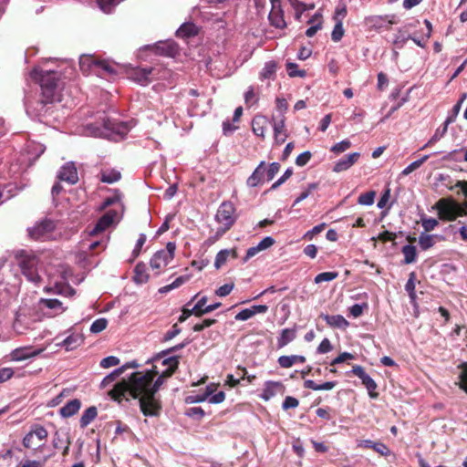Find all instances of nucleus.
<instances>
[{"instance_id":"obj_1","label":"nucleus","mask_w":467,"mask_h":467,"mask_svg":"<svg viewBox=\"0 0 467 467\" xmlns=\"http://www.w3.org/2000/svg\"><path fill=\"white\" fill-rule=\"evenodd\" d=\"M166 373H162L152 383L150 372L142 374L133 372L129 381L117 383L111 389L110 394L116 400L138 399L140 408L144 416H157L161 408V402L155 398V394L164 383Z\"/></svg>"},{"instance_id":"obj_2","label":"nucleus","mask_w":467,"mask_h":467,"mask_svg":"<svg viewBox=\"0 0 467 467\" xmlns=\"http://www.w3.org/2000/svg\"><path fill=\"white\" fill-rule=\"evenodd\" d=\"M60 72L49 69L43 70L35 67L30 77L41 88L39 96L26 94L25 107L26 114L38 121H43L56 101H60L58 92V83L60 81Z\"/></svg>"},{"instance_id":"obj_3","label":"nucleus","mask_w":467,"mask_h":467,"mask_svg":"<svg viewBox=\"0 0 467 467\" xmlns=\"http://www.w3.org/2000/svg\"><path fill=\"white\" fill-rule=\"evenodd\" d=\"M89 128L92 130L94 136L113 140L124 139L131 129L129 122L120 121L107 116H104L100 121L90 124Z\"/></svg>"},{"instance_id":"obj_4","label":"nucleus","mask_w":467,"mask_h":467,"mask_svg":"<svg viewBox=\"0 0 467 467\" xmlns=\"http://www.w3.org/2000/svg\"><path fill=\"white\" fill-rule=\"evenodd\" d=\"M16 260L26 279L37 285L42 281L39 275V258L33 251L20 250L16 254Z\"/></svg>"},{"instance_id":"obj_5","label":"nucleus","mask_w":467,"mask_h":467,"mask_svg":"<svg viewBox=\"0 0 467 467\" xmlns=\"http://www.w3.org/2000/svg\"><path fill=\"white\" fill-rule=\"evenodd\" d=\"M80 70L86 74L115 76L118 71L116 67L108 61L99 60L91 55H82L79 57Z\"/></svg>"},{"instance_id":"obj_6","label":"nucleus","mask_w":467,"mask_h":467,"mask_svg":"<svg viewBox=\"0 0 467 467\" xmlns=\"http://www.w3.org/2000/svg\"><path fill=\"white\" fill-rule=\"evenodd\" d=\"M234 213L235 207L233 202L225 201L220 204L215 214V221L223 224V227L218 229V234H225L234 224L236 221Z\"/></svg>"},{"instance_id":"obj_7","label":"nucleus","mask_w":467,"mask_h":467,"mask_svg":"<svg viewBox=\"0 0 467 467\" xmlns=\"http://www.w3.org/2000/svg\"><path fill=\"white\" fill-rule=\"evenodd\" d=\"M55 230L56 222L52 219L45 218L28 228L27 232L30 238L34 240L47 241L53 238Z\"/></svg>"},{"instance_id":"obj_8","label":"nucleus","mask_w":467,"mask_h":467,"mask_svg":"<svg viewBox=\"0 0 467 467\" xmlns=\"http://www.w3.org/2000/svg\"><path fill=\"white\" fill-rule=\"evenodd\" d=\"M352 373L360 379L362 385L368 390V394L370 399H377L379 397V393L376 391L378 388V384L376 381L365 371V368L360 365H354L352 369L348 372V374Z\"/></svg>"},{"instance_id":"obj_9","label":"nucleus","mask_w":467,"mask_h":467,"mask_svg":"<svg viewBox=\"0 0 467 467\" xmlns=\"http://www.w3.org/2000/svg\"><path fill=\"white\" fill-rule=\"evenodd\" d=\"M197 296L198 294H196L182 309V315L179 317L178 319L180 323H183L184 321H186L192 315L195 317H202V315H204L202 313V310L203 306L207 303L206 296H202L192 308L188 307L192 304V302L196 299Z\"/></svg>"},{"instance_id":"obj_10","label":"nucleus","mask_w":467,"mask_h":467,"mask_svg":"<svg viewBox=\"0 0 467 467\" xmlns=\"http://www.w3.org/2000/svg\"><path fill=\"white\" fill-rule=\"evenodd\" d=\"M57 178L60 182H66L74 185L78 182V171L73 161L65 163L57 172Z\"/></svg>"},{"instance_id":"obj_11","label":"nucleus","mask_w":467,"mask_h":467,"mask_svg":"<svg viewBox=\"0 0 467 467\" xmlns=\"http://www.w3.org/2000/svg\"><path fill=\"white\" fill-rule=\"evenodd\" d=\"M272 9L268 15V19L271 26L275 28L283 29L286 26L284 18V12L281 8L280 0H271Z\"/></svg>"},{"instance_id":"obj_12","label":"nucleus","mask_w":467,"mask_h":467,"mask_svg":"<svg viewBox=\"0 0 467 467\" xmlns=\"http://www.w3.org/2000/svg\"><path fill=\"white\" fill-rule=\"evenodd\" d=\"M117 212L113 210L108 211L105 214H103L93 226V228L89 232L90 236L98 235L99 234L103 233L110 224L113 223L115 217L117 216Z\"/></svg>"},{"instance_id":"obj_13","label":"nucleus","mask_w":467,"mask_h":467,"mask_svg":"<svg viewBox=\"0 0 467 467\" xmlns=\"http://www.w3.org/2000/svg\"><path fill=\"white\" fill-rule=\"evenodd\" d=\"M155 52L158 55L174 57L179 54V46L174 40L159 41L155 44Z\"/></svg>"},{"instance_id":"obj_14","label":"nucleus","mask_w":467,"mask_h":467,"mask_svg":"<svg viewBox=\"0 0 467 467\" xmlns=\"http://www.w3.org/2000/svg\"><path fill=\"white\" fill-rule=\"evenodd\" d=\"M266 182L265 161H262L248 177L246 184L250 188L257 187Z\"/></svg>"},{"instance_id":"obj_15","label":"nucleus","mask_w":467,"mask_h":467,"mask_svg":"<svg viewBox=\"0 0 467 467\" xmlns=\"http://www.w3.org/2000/svg\"><path fill=\"white\" fill-rule=\"evenodd\" d=\"M154 68L151 67L134 68L130 78L141 86H147L152 81V73Z\"/></svg>"},{"instance_id":"obj_16","label":"nucleus","mask_w":467,"mask_h":467,"mask_svg":"<svg viewBox=\"0 0 467 467\" xmlns=\"http://www.w3.org/2000/svg\"><path fill=\"white\" fill-rule=\"evenodd\" d=\"M359 156H360L359 152H353V153L348 154L347 156L341 158L335 163V165L333 167V171L334 172H341V171L348 170L352 165H354V163L357 162Z\"/></svg>"},{"instance_id":"obj_17","label":"nucleus","mask_w":467,"mask_h":467,"mask_svg":"<svg viewBox=\"0 0 467 467\" xmlns=\"http://www.w3.org/2000/svg\"><path fill=\"white\" fill-rule=\"evenodd\" d=\"M172 259H171L169 252L157 251L150 261V265L153 270H161L167 266Z\"/></svg>"},{"instance_id":"obj_18","label":"nucleus","mask_w":467,"mask_h":467,"mask_svg":"<svg viewBox=\"0 0 467 467\" xmlns=\"http://www.w3.org/2000/svg\"><path fill=\"white\" fill-rule=\"evenodd\" d=\"M445 237L441 234H428L420 233L419 235V245L421 250L426 251L435 245L436 243L444 241Z\"/></svg>"},{"instance_id":"obj_19","label":"nucleus","mask_w":467,"mask_h":467,"mask_svg":"<svg viewBox=\"0 0 467 467\" xmlns=\"http://www.w3.org/2000/svg\"><path fill=\"white\" fill-rule=\"evenodd\" d=\"M436 207L441 220L453 221L456 218L454 206L445 203L444 200H440L436 203Z\"/></svg>"},{"instance_id":"obj_20","label":"nucleus","mask_w":467,"mask_h":467,"mask_svg":"<svg viewBox=\"0 0 467 467\" xmlns=\"http://www.w3.org/2000/svg\"><path fill=\"white\" fill-rule=\"evenodd\" d=\"M283 388V384L279 381L267 380L265 383L260 398L265 401L275 397L278 389Z\"/></svg>"},{"instance_id":"obj_21","label":"nucleus","mask_w":467,"mask_h":467,"mask_svg":"<svg viewBox=\"0 0 467 467\" xmlns=\"http://www.w3.org/2000/svg\"><path fill=\"white\" fill-rule=\"evenodd\" d=\"M296 337V325L292 328H284L277 337V348H283Z\"/></svg>"},{"instance_id":"obj_22","label":"nucleus","mask_w":467,"mask_h":467,"mask_svg":"<svg viewBox=\"0 0 467 467\" xmlns=\"http://www.w3.org/2000/svg\"><path fill=\"white\" fill-rule=\"evenodd\" d=\"M84 342V337L81 334L72 333L67 336L59 346L65 348L67 351H71L78 348Z\"/></svg>"},{"instance_id":"obj_23","label":"nucleus","mask_w":467,"mask_h":467,"mask_svg":"<svg viewBox=\"0 0 467 467\" xmlns=\"http://www.w3.org/2000/svg\"><path fill=\"white\" fill-rule=\"evenodd\" d=\"M394 16L391 15V16H367L365 18V22H366V25L370 26V27H375V28H381L383 27L384 26V23L388 22V24H394Z\"/></svg>"},{"instance_id":"obj_24","label":"nucleus","mask_w":467,"mask_h":467,"mask_svg":"<svg viewBox=\"0 0 467 467\" xmlns=\"http://www.w3.org/2000/svg\"><path fill=\"white\" fill-rule=\"evenodd\" d=\"M321 317L326 321V323L337 328H346L349 326L348 321L341 315H327L322 314Z\"/></svg>"},{"instance_id":"obj_25","label":"nucleus","mask_w":467,"mask_h":467,"mask_svg":"<svg viewBox=\"0 0 467 467\" xmlns=\"http://www.w3.org/2000/svg\"><path fill=\"white\" fill-rule=\"evenodd\" d=\"M80 407L81 401L78 399H73L60 408L59 413L63 418H69L75 415Z\"/></svg>"},{"instance_id":"obj_26","label":"nucleus","mask_w":467,"mask_h":467,"mask_svg":"<svg viewBox=\"0 0 467 467\" xmlns=\"http://www.w3.org/2000/svg\"><path fill=\"white\" fill-rule=\"evenodd\" d=\"M40 307H47L55 311V314L63 313L67 307L63 306V303L57 298H41L39 300Z\"/></svg>"},{"instance_id":"obj_27","label":"nucleus","mask_w":467,"mask_h":467,"mask_svg":"<svg viewBox=\"0 0 467 467\" xmlns=\"http://www.w3.org/2000/svg\"><path fill=\"white\" fill-rule=\"evenodd\" d=\"M267 119L265 116H255L252 120L253 132L261 138H265Z\"/></svg>"},{"instance_id":"obj_28","label":"nucleus","mask_w":467,"mask_h":467,"mask_svg":"<svg viewBox=\"0 0 467 467\" xmlns=\"http://www.w3.org/2000/svg\"><path fill=\"white\" fill-rule=\"evenodd\" d=\"M149 280V275L147 274V266L144 263L140 262L135 265L133 281L136 284H145Z\"/></svg>"},{"instance_id":"obj_29","label":"nucleus","mask_w":467,"mask_h":467,"mask_svg":"<svg viewBox=\"0 0 467 467\" xmlns=\"http://www.w3.org/2000/svg\"><path fill=\"white\" fill-rule=\"evenodd\" d=\"M277 362L281 368H288L297 362L305 363L306 358L302 355L281 356Z\"/></svg>"},{"instance_id":"obj_30","label":"nucleus","mask_w":467,"mask_h":467,"mask_svg":"<svg viewBox=\"0 0 467 467\" xmlns=\"http://www.w3.org/2000/svg\"><path fill=\"white\" fill-rule=\"evenodd\" d=\"M197 34L198 28L193 23H184L176 31V36L182 38H188Z\"/></svg>"},{"instance_id":"obj_31","label":"nucleus","mask_w":467,"mask_h":467,"mask_svg":"<svg viewBox=\"0 0 467 467\" xmlns=\"http://www.w3.org/2000/svg\"><path fill=\"white\" fill-rule=\"evenodd\" d=\"M98 410L95 406L88 408L82 414L79 420L80 428L84 429L89 425L97 417Z\"/></svg>"},{"instance_id":"obj_32","label":"nucleus","mask_w":467,"mask_h":467,"mask_svg":"<svg viewBox=\"0 0 467 467\" xmlns=\"http://www.w3.org/2000/svg\"><path fill=\"white\" fill-rule=\"evenodd\" d=\"M362 446L365 448L373 449L382 456H388L390 453L387 445L382 442H376L371 440H364L362 441Z\"/></svg>"},{"instance_id":"obj_33","label":"nucleus","mask_w":467,"mask_h":467,"mask_svg":"<svg viewBox=\"0 0 467 467\" xmlns=\"http://www.w3.org/2000/svg\"><path fill=\"white\" fill-rule=\"evenodd\" d=\"M337 385V381H327L322 384H317L312 379H306L304 382V387L312 390H330Z\"/></svg>"},{"instance_id":"obj_34","label":"nucleus","mask_w":467,"mask_h":467,"mask_svg":"<svg viewBox=\"0 0 467 467\" xmlns=\"http://www.w3.org/2000/svg\"><path fill=\"white\" fill-rule=\"evenodd\" d=\"M401 253L404 255L403 264L410 265L416 262L418 255L416 246L411 244H405L401 248Z\"/></svg>"},{"instance_id":"obj_35","label":"nucleus","mask_w":467,"mask_h":467,"mask_svg":"<svg viewBox=\"0 0 467 467\" xmlns=\"http://www.w3.org/2000/svg\"><path fill=\"white\" fill-rule=\"evenodd\" d=\"M163 358L161 364L168 367L164 373H166L167 377H170L178 368L180 357L168 355Z\"/></svg>"},{"instance_id":"obj_36","label":"nucleus","mask_w":467,"mask_h":467,"mask_svg":"<svg viewBox=\"0 0 467 467\" xmlns=\"http://www.w3.org/2000/svg\"><path fill=\"white\" fill-rule=\"evenodd\" d=\"M230 254L234 258L237 257V254L234 250L223 249L219 251L215 256L214 267L216 269L221 268V266L225 264Z\"/></svg>"},{"instance_id":"obj_37","label":"nucleus","mask_w":467,"mask_h":467,"mask_svg":"<svg viewBox=\"0 0 467 467\" xmlns=\"http://www.w3.org/2000/svg\"><path fill=\"white\" fill-rule=\"evenodd\" d=\"M191 343V340L190 339H185L183 342L180 343V344H177L176 346L174 347H171L170 348H167L165 350H162L161 352H160L159 354H157L152 359H149L147 361V363H150L151 361H155V360H158L161 358V357H166L173 352H176V351H179L181 349H182L183 348H185L187 345H189Z\"/></svg>"},{"instance_id":"obj_38","label":"nucleus","mask_w":467,"mask_h":467,"mask_svg":"<svg viewBox=\"0 0 467 467\" xmlns=\"http://www.w3.org/2000/svg\"><path fill=\"white\" fill-rule=\"evenodd\" d=\"M285 69L287 75L290 78H305L306 76V71L304 69H298V65L295 62L286 61Z\"/></svg>"},{"instance_id":"obj_39","label":"nucleus","mask_w":467,"mask_h":467,"mask_svg":"<svg viewBox=\"0 0 467 467\" xmlns=\"http://www.w3.org/2000/svg\"><path fill=\"white\" fill-rule=\"evenodd\" d=\"M447 129L441 125L439 128L436 129L434 134L431 137V139L425 143L420 150H424L428 147H431L434 145L436 142H438L441 138L444 137V135L447 133Z\"/></svg>"},{"instance_id":"obj_40","label":"nucleus","mask_w":467,"mask_h":467,"mask_svg":"<svg viewBox=\"0 0 467 467\" xmlns=\"http://www.w3.org/2000/svg\"><path fill=\"white\" fill-rule=\"evenodd\" d=\"M120 177V172L115 170L104 171L100 173V181L109 184L118 182Z\"/></svg>"},{"instance_id":"obj_41","label":"nucleus","mask_w":467,"mask_h":467,"mask_svg":"<svg viewBox=\"0 0 467 467\" xmlns=\"http://www.w3.org/2000/svg\"><path fill=\"white\" fill-rule=\"evenodd\" d=\"M430 154L423 155L420 159L412 161L410 165L404 168L401 171L402 176H407L413 171L419 169L429 158Z\"/></svg>"},{"instance_id":"obj_42","label":"nucleus","mask_w":467,"mask_h":467,"mask_svg":"<svg viewBox=\"0 0 467 467\" xmlns=\"http://www.w3.org/2000/svg\"><path fill=\"white\" fill-rule=\"evenodd\" d=\"M276 71V63L273 60L267 61L265 63V66L260 73V78L262 79L271 78Z\"/></svg>"},{"instance_id":"obj_43","label":"nucleus","mask_w":467,"mask_h":467,"mask_svg":"<svg viewBox=\"0 0 467 467\" xmlns=\"http://www.w3.org/2000/svg\"><path fill=\"white\" fill-rule=\"evenodd\" d=\"M415 280H416V274H415V272H411L409 275V279H408L407 283L405 284V290L412 301H414L416 299Z\"/></svg>"},{"instance_id":"obj_44","label":"nucleus","mask_w":467,"mask_h":467,"mask_svg":"<svg viewBox=\"0 0 467 467\" xmlns=\"http://www.w3.org/2000/svg\"><path fill=\"white\" fill-rule=\"evenodd\" d=\"M45 290L47 292H52L54 294H61L66 296H73L76 292L75 290L70 286H61L58 285H56L55 286H46Z\"/></svg>"},{"instance_id":"obj_45","label":"nucleus","mask_w":467,"mask_h":467,"mask_svg":"<svg viewBox=\"0 0 467 467\" xmlns=\"http://www.w3.org/2000/svg\"><path fill=\"white\" fill-rule=\"evenodd\" d=\"M273 130L275 139H278L280 135L286 133L285 118L279 117V119H274Z\"/></svg>"},{"instance_id":"obj_46","label":"nucleus","mask_w":467,"mask_h":467,"mask_svg":"<svg viewBox=\"0 0 467 467\" xmlns=\"http://www.w3.org/2000/svg\"><path fill=\"white\" fill-rule=\"evenodd\" d=\"M376 192L374 191L366 192L358 196V203L360 205L370 206L374 203Z\"/></svg>"},{"instance_id":"obj_47","label":"nucleus","mask_w":467,"mask_h":467,"mask_svg":"<svg viewBox=\"0 0 467 467\" xmlns=\"http://www.w3.org/2000/svg\"><path fill=\"white\" fill-rule=\"evenodd\" d=\"M410 38H412L411 35L405 36L401 28H399L393 39V44L397 48L401 49Z\"/></svg>"},{"instance_id":"obj_48","label":"nucleus","mask_w":467,"mask_h":467,"mask_svg":"<svg viewBox=\"0 0 467 467\" xmlns=\"http://www.w3.org/2000/svg\"><path fill=\"white\" fill-rule=\"evenodd\" d=\"M121 375V368H116L113 371H111L109 374H108L100 382V389H105L108 387L111 382L116 380L117 378H119Z\"/></svg>"},{"instance_id":"obj_49","label":"nucleus","mask_w":467,"mask_h":467,"mask_svg":"<svg viewBox=\"0 0 467 467\" xmlns=\"http://www.w3.org/2000/svg\"><path fill=\"white\" fill-rule=\"evenodd\" d=\"M337 272H323L316 275L315 283L330 282L337 277Z\"/></svg>"},{"instance_id":"obj_50","label":"nucleus","mask_w":467,"mask_h":467,"mask_svg":"<svg viewBox=\"0 0 467 467\" xmlns=\"http://www.w3.org/2000/svg\"><path fill=\"white\" fill-rule=\"evenodd\" d=\"M108 326V320L104 317L96 319L90 326V332L97 334L103 331Z\"/></svg>"},{"instance_id":"obj_51","label":"nucleus","mask_w":467,"mask_h":467,"mask_svg":"<svg viewBox=\"0 0 467 467\" xmlns=\"http://www.w3.org/2000/svg\"><path fill=\"white\" fill-rule=\"evenodd\" d=\"M439 222L437 219L432 217H422L421 218V226L424 229L423 233H428L432 231L437 225Z\"/></svg>"},{"instance_id":"obj_52","label":"nucleus","mask_w":467,"mask_h":467,"mask_svg":"<svg viewBox=\"0 0 467 467\" xmlns=\"http://www.w3.org/2000/svg\"><path fill=\"white\" fill-rule=\"evenodd\" d=\"M343 35H344L343 24H342L341 20H338L336 23V25L333 28V31L331 33V38L334 42H338L343 37Z\"/></svg>"},{"instance_id":"obj_53","label":"nucleus","mask_w":467,"mask_h":467,"mask_svg":"<svg viewBox=\"0 0 467 467\" xmlns=\"http://www.w3.org/2000/svg\"><path fill=\"white\" fill-rule=\"evenodd\" d=\"M12 358L16 361L25 360L30 357H33L34 354L29 353L28 350L23 348H16L11 353Z\"/></svg>"},{"instance_id":"obj_54","label":"nucleus","mask_w":467,"mask_h":467,"mask_svg":"<svg viewBox=\"0 0 467 467\" xmlns=\"http://www.w3.org/2000/svg\"><path fill=\"white\" fill-rule=\"evenodd\" d=\"M368 303L364 302L362 304H355L352 306L349 307V314L357 318L359 317L363 314L364 309H368Z\"/></svg>"},{"instance_id":"obj_55","label":"nucleus","mask_w":467,"mask_h":467,"mask_svg":"<svg viewBox=\"0 0 467 467\" xmlns=\"http://www.w3.org/2000/svg\"><path fill=\"white\" fill-rule=\"evenodd\" d=\"M204 414V410L201 407H191L185 411L186 416L194 420H201Z\"/></svg>"},{"instance_id":"obj_56","label":"nucleus","mask_w":467,"mask_h":467,"mask_svg":"<svg viewBox=\"0 0 467 467\" xmlns=\"http://www.w3.org/2000/svg\"><path fill=\"white\" fill-rule=\"evenodd\" d=\"M280 164L276 161L269 164L268 168H266V182H270L275 177L280 170Z\"/></svg>"},{"instance_id":"obj_57","label":"nucleus","mask_w":467,"mask_h":467,"mask_svg":"<svg viewBox=\"0 0 467 467\" xmlns=\"http://www.w3.org/2000/svg\"><path fill=\"white\" fill-rule=\"evenodd\" d=\"M182 332V329L181 327L177 325V324H174L171 327V329L168 330L162 337L161 338V342H168L170 340H171L172 338H174L176 336H178L180 333Z\"/></svg>"},{"instance_id":"obj_58","label":"nucleus","mask_w":467,"mask_h":467,"mask_svg":"<svg viewBox=\"0 0 467 467\" xmlns=\"http://www.w3.org/2000/svg\"><path fill=\"white\" fill-rule=\"evenodd\" d=\"M350 147H351L350 140L346 139V140H343L336 143L335 145H333L331 148V151H333L335 153H341V152L347 150L348 149H349Z\"/></svg>"},{"instance_id":"obj_59","label":"nucleus","mask_w":467,"mask_h":467,"mask_svg":"<svg viewBox=\"0 0 467 467\" xmlns=\"http://www.w3.org/2000/svg\"><path fill=\"white\" fill-rule=\"evenodd\" d=\"M120 362L119 358L115 356H109L101 359L100 367L104 368H108L113 366L119 365Z\"/></svg>"},{"instance_id":"obj_60","label":"nucleus","mask_w":467,"mask_h":467,"mask_svg":"<svg viewBox=\"0 0 467 467\" xmlns=\"http://www.w3.org/2000/svg\"><path fill=\"white\" fill-rule=\"evenodd\" d=\"M276 110L279 113V117L285 118V114L288 109V104L285 99L277 98L275 100Z\"/></svg>"},{"instance_id":"obj_61","label":"nucleus","mask_w":467,"mask_h":467,"mask_svg":"<svg viewBox=\"0 0 467 467\" xmlns=\"http://www.w3.org/2000/svg\"><path fill=\"white\" fill-rule=\"evenodd\" d=\"M299 401L297 399L292 396H286L282 403V409L286 410L289 409H295L298 406Z\"/></svg>"},{"instance_id":"obj_62","label":"nucleus","mask_w":467,"mask_h":467,"mask_svg":"<svg viewBox=\"0 0 467 467\" xmlns=\"http://www.w3.org/2000/svg\"><path fill=\"white\" fill-rule=\"evenodd\" d=\"M311 157L312 154L309 150L304 151L296 157V164L299 167H303L310 161Z\"/></svg>"},{"instance_id":"obj_63","label":"nucleus","mask_w":467,"mask_h":467,"mask_svg":"<svg viewBox=\"0 0 467 467\" xmlns=\"http://www.w3.org/2000/svg\"><path fill=\"white\" fill-rule=\"evenodd\" d=\"M234 285L232 284H224L215 290V295L221 297L228 296L234 289Z\"/></svg>"},{"instance_id":"obj_64","label":"nucleus","mask_w":467,"mask_h":467,"mask_svg":"<svg viewBox=\"0 0 467 467\" xmlns=\"http://www.w3.org/2000/svg\"><path fill=\"white\" fill-rule=\"evenodd\" d=\"M463 370L459 375L460 388L467 393V364H462Z\"/></svg>"}]
</instances>
